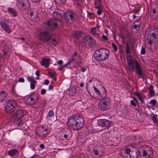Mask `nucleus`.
Returning <instances> with one entry per match:
<instances>
[{
  "mask_svg": "<svg viewBox=\"0 0 158 158\" xmlns=\"http://www.w3.org/2000/svg\"><path fill=\"white\" fill-rule=\"evenodd\" d=\"M125 152L128 154L130 158H137L139 156H143L149 158L153 154L150 146L146 145H140L138 148L130 146L125 149Z\"/></svg>",
  "mask_w": 158,
  "mask_h": 158,
  "instance_id": "f257e3e1",
  "label": "nucleus"
},
{
  "mask_svg": "<svg viewBox=\"0 0 158 158\" xmlns=\"http://www.w3.org/2000/svg\"><path fill=\"white\" fill-rule=\"evenodd\" d=\"M84 119L79 115L76 114L71 116L67 122V125L72 127L75 130L81 129L83 126Z\"/></svg>",
  "mask_w": 158,
  "mask_h": 158,
  "instance_id": "f03ea898",
  "label": "nucleus"
},
{
  "mask_svg": "<svg viewBox=\"0 0 158 158\" xmlns=\"http://www.w3.org/2000/svg\"><path fill=\"white\" fill-rule=\"evenodd\" d=\"M131 54H126L127 61L129 66V69L131 72L134 71L135 64V73L140 78H143L142 70L140 68L139 64L137 60H132Z\"/></svg>",
  "mask_w": 158,
  "mask_h": 158,
  "instance_id": "7ed1b4c3",
  "label": "nucleus"
},
{
  "mask_svg": "<svg viewBox=\"0 0 158 158\" xmlns=\"http://www.w3.org/2000/svg\"><path fill=\"white\" fill-rule=\"evenodd\" d=\"M146 31V32L150 33L148 34L147 40L148 44L151 47L152 44H156L157 42L156 35L158 34V30L156 28L150 27Z\"/></svg>",
  "mask_w": 158,
  "mask_h": 158,
  "instance_id": "20e7f679",
  "label": "nucleus"
},
{
  "mask_svg": "<svg viewBox=\"0 0 158 158\" xmlns=\"http://www.w3.org/2000/svg\"><path fill=\"white\" fill-rule=\"evenodd\" d=\"M110 54L109 51L105 48L97 50L94 53V57L96 61H102L107 59Z\"/></svg>",
  "mask_w": 158,
  "mask_h": 158,
  "instance_id": "39448f33",
  "label": "nucleus"
},
{
  "mask_svg": "<svg viewBox=\"0 0 158 158\" xmlns=\"http://www.w3.org/2000/svg\"><path fill=\"white\" fill-rule=\"evenodd\" d=\"M5 110L8 113H10L15 111L18 107L17 102L13 99H9L6 101Z\"/></svg>",
  "mask_w": 158,
  "mask_h": 158,
  "instance_id": "423d86ee",
  "label": "nucleus"
},
{
  "mask_svg": "<svg viewBox=\"0 0 158 158\" xmlns=\"http://www.w3.org/2000/svg\"><path fill=\"white\" fill-rule=\"evenodd\" d=\"M72 135L71 130L67 128H62L58 134L59 137L62 140H68L72 137Z\"/></svg>",
  "mask_w": 158,
  "mask_h": 158,
  "instance_id": "0eeeda50",
  "label": "nucleus"
},
{
  "mask_svg": "<svg viewBox=\"0 0 158 158\" xmlns=\"http://www.w3.org/2000/svg\"><path fill=\"white\" fill-rule=\"evenodd\" d=\"M64 19L67 23L71 24L75 20L76 15L71 10H66L64 13Z\"/></svg>",
  "mask_w": 158,
  "mask_h": 158,
  "instance_id": "6e6552de",
  "label": "nucleus"
},
{
  "mask_svg": "<svg viewBox=\"0 0 158 158\" xmlns=\"http://www.w3.org/2000/svg\"><path fill=\"white\" fill-rule=\"evenodd\" d=\"M38 36L39 40L44 43H46L51 39L52 35L49 31H42L39 32Z\"/></svg>",
  "mask_w": 158,
  "mask_h": 158,
  "instance_id": "1a4fd4ad",
  "label": "nucleus"
},
{
  "mask_svg": "<svg viewBox=\"0 0 158 158\" xmlns=\"http://www.w3.org/2000/svg\"><path fill=\"white\" fill-rule=\"evenodd\" d=\"M47 24L51 28V30L55 29L58 26H63V23L59 19L55 18L51 19L47 22Z\"/></svg>",
  "mask_w": 158,
  "mask_h": 158,
  "instance_id": "9d476101",
  "label": "nucleus"
},
{
  "mask_svg": "<svg viewBox=\"0 0 158 158\" xmlns=\"http://www.w3.org/2000/svg\"><path fill=\"white\" fill-rule=\"evenodd\" d=\"M110 102V98L106 97H103L101 100L98 104V107L101 110H105L109 107V104Z\"/></svg>",
  "mask_w": 158,
  "mask_h": 158,
  "instance_id": "9b49d317",
  "label": "nucleus"
},
{
  "mask_svg": "<svg viewBox=\"0 0 158 158\" xmlns=\"http://www.w3.org/2000/svg\"><path fill=\"white\" fill-rule=\"evenodd\" d=\"M39 98V95L38 94L33 92L28 96L26 102L28 105H33L38 102Z\"/></svg>",
  "mask_w": 158,
  "mask_h": 158,
  "instance_id": "f8f14e48",
  "label": "nucleus"
},
{
  "mask_svg": "<svg viewBox=\"0 0 158 158\" xmlns=\"http://www.w3.org/2000/svg\"><path fill=\"white\" fill-rule=\"evenodd\" d=\"M38 11L35 8H31L28 11V14L32 21L37 22L39 20Z\"/></svg>",
  "mask_w": 158,
  "mask_h": 158,
  "instance_id": "ddd939ff",
  "label": "nucleus"
},
{
  "mask_svg": "<svg viewBox=\"0 0 158 158\" xmlns=\"http://www.w3.org/2000/svg\"><path fill=\"white\" fill-rule=\"evenodd\" d=\"M82 41L84 44L87 43L90 47H94L96 45V41L92 37L88 35H85L83 37Z\"/></svg>",
  "mask_w": 158,
  "mask_h": 158,
  "instance_id": "4468645a",
  "label": "nucleus"
},
{
  "mask_svg": "<svg viewBox=\"0 0 158 158\" xmlns=\"http://www.w3.org/2000/svg\"><path fill=\"white\" fill-rule=\"evenodd\" d=\"M98 124L102 127H108L112 124V121L106 119H99L98 121Z\"/></svg>",
  "mask_w": 158,
  "mask_h": 158,
  "instance_id": "2eb2a0df",
  "label": "nucleus"
},
{
  "mask_svg": "<svg viewBox=\"0 0 158 158\" xmlns=\"http://www.w3.org/2000/svg\"><path fill=\"white\" fill-rule=\"evenodd\" d=\"M5 19H1V20L0 21V25L2 28L6 32L10 34L12 32V30L10 29L9 26L6 22Z\"/></svg>",
  "mask_w": 158,
  "mask_h": 158,
  "instance_id": "dca6fc26",
  "label": "nucleus"
},
{
  "mask_svg": "<svg viewBox=\"0 0 158 158\" xmlns=\"http://www.w3.org/2000/svg\"><path fill=\"white\" fill-rule=\"evenodd\" d=\"M17 5L19 8L29 7L30 6L28 0H17Z\"/></svg>",
  "mask_w": 158,
  "mask_h": 158,
  "instance_id": "f3484780",
  "label": "nucleus"
},
{
  "mask_svg": "<svg viewBox=\"0 0 158 158\" xmlns=\"http://www.w3.org/2000/svg\"><path fill=\"white\" fill-rule=\"evenodd\" d=\"M23 115V112L22 110H18L13 115V118L15 121L18 120L21 118Z\"/></svg>",
  "mask_w": 158,
  "mask_h": 158,
  "instance_id": "a211bd4d",
  "label": "nucleus"
},
{
  "mask_svg": "<svg viewBox=\"0 0 158 158\" xmlns=\"http://www.w3.org/2000/svg\"><path fill=\"white\" fill-rule=\"evenodd\" d=\"M27 79L28 81L30 82L31 88L32 89H34L35 87V84L37 83L36 80L33 77L30 76H28Z\"/></svg>",
  "mask_w": 158,
  "mask_h": 158,
  "instance_id": "6ab92c4d",
  "label": "nucleus"
},
{
  "mask_svg": "<svg viewBox=\"0 0 158 158\" xmlns=\"http://www.w3.org/2000/svg\"><path fill=\"white\" fill-rule=\"evenodd\" d=\"M8 94L4 90L0 92V102H5L7 98Z\"/></svg>",
  "mask_w": 158,
  "mask_h": 158,
  "instance_id": "aec40b11",
  "label": "nucleus"
},
{
  "mask_svg": "<svg viewBox=\"0 0 158 158\" xmlns=\"http://www.w3.org/2000/svg\"><path fill=\"white\" fill-rule=\"evenodd\" d=\"M50 61L51 59L49 58L43 59L41 62V64L42 66H45V68H47L49 66Z\"/></svg>",
  "mask_w": 158,
  "mask_h": 158,
  "instance_id": "412c9836",
  "label": "nucleus"
},
{
  "mask_svg": "<svg viewBox=\"0 0 158 158\" xmlns=\"http://www.w3.org/2000/svg\"><path fill=\"white\" fill-rule=\"evenodd\" d=\"M48 41V45L49 46H53L54 47H55L57 44L58 43L55 37L52 38L51 37Z\"/></svg>",
  "mask_w": 158,
  "mask_h": 158,
  "instance_id": "4be33fe9",
  "label": "nucleus"
},
{
  "mask_svg": "<svg viewBox=\"0 0 158 158\" xmlns=\"http://www.w3.org/2000/svg\"><path fill=\"white\" fill-rule=\"evenodd\" d=\"M0 44L1 46L3 47V50H9L10 48L9 43L6 40L1 41Z\"/></svg>",
  "mask_w": 158,
  "mask_h": 158,
  "instance_id": "5701e85b",
  "label": "nucleus"
},
{
  "mask_svg": "<svg viewBox=\"0 0 158 158\" xmlns=\"http://www.w3.org/2000/svg\"><path fill=\"white\" fill-rule=\"evenodd\" d=\"M140 28V24H135V23H133V26L131 27V31L132 32L135 34L138 32Z\"/></svg>",
  "mask_w": 158,
  "mask_h": 158,
  "instance_id": "b1692460",
  "label": "nucleus"
},
{
  "mask_svg": "<svg viewBox=\"0 0 158 158\" xmlns=\"http://www.w3.org/2000/svg\"><path fill=\"white\" fill-rule=\"evenodd\" d=\"M19 152V151L18 150L16 149H13L8 151L7 152V154L12 157L18 154Z\"/></svg>",
  "mask_w": 158,
  "mask_h": 158,
  "instance_id": "393cba45",
  "label": "nucleus"
},
{
  "mask_svg": "<svg viewBox=\"0 0 158 158\" xmlns=\"http://www.w3.org/2000/svg\"><path fill=\"white\" fill-rule=\"evenodd\" d=\"M7 10L9 14L12 15L13 17H15L17 16V11L14 8L11 7H9L7 8Z\"/></svg>",
  "mask_w": 158,
  "mask_h": 158,
  "instance_id": "a878e982",
  "label": "nucleus"
},
{
  "mask_svg": "<svg viewBox=\"0 0 158 158\" xmlns=\"http://www.w3.org/2000/svg\"><path fill=\"white\" fill-rule=\"evenodd\" d=\"M54 112L52 110H50L46 116V119L48 120H51L52 117L54 116Z\"/></svg>",
  "mask_w": 158,
  "mask_h": 158,
  "instance_id": "bb28decb",
  "label": "nucleus"
},
{
  "mask_svg": "<svg viewBox=\"0 0 158 158\" xmlns=\"http://www.w3.org/2000/svg\"><path fill=\"white\" fill-rule=\"evenodd\" d=\"M149 92V94L151 97H153L155 95V92L154 90L153 86L152 85H150L149 87H148Z\"/></svg>",
  "mask_w": 158,
  "mask_h": 158,
  "instance_id": "cd10ccee",
  "label": "nucleus"
},
{
  "mask_svg": "<svg viewBox=\"0 0 158 158\" xmlns=\"http://www.w3.org/2000/svg\"><path fill=\"white\" fill-rule=\"evenodd\" d=\"M112 139L113 143L112 145L113 146H117L120 142L118 137H114Z\"/></svg>",
  "mask_w": 158,
  "mask_h": 158,
  "instance_id": "c85d7f7f",
  "label": "nucleus"
},
{
  "mask_svg": "<svg viewBox=\"0 0 158 158\" xmlns=\"http://www.w3.org/2000/svg\"><path fill=\"white\" fill-rule=\"evenodd\" d=\"M81 34V32L77 31H74L72 33L73 36L77 39H78L80 38Z\"/></svg>",
  "mask_w": 158,
  "mask_h": 158,
  "instance_id": "c756f323",
  "label": "nucleus"
},
{
  "mask_svg": "<svg viewBox=\"0 0 158 158\" xmlns=\"http://www.w3.org/2000/svg\"><path fill=\"white\" fill-rule=\"evenodd\" d=\"M99 27L98 24H97L96 27L91 29L90 31L94 36L96 34L97 29L99 28Z\"/></svg>",
  "mask_w": 158,
  "mask_h": 158,
  "instance_id": "7c9ffc66",
  "label": "nucleus"
},
{
  "mask_svg": "<svg viewBox=\"0 0 158 158\" xmlns=\"http://www.w3.org/2000/svg\"><path fill=\"white\" fill-rule=\"evenodd\" d=\"M125 51L126 54H129V55H130V54H131L130 47L129 43L128 42H126V49Z\"/></svg>",
  "mask_w": 158,
  "mask_h": 158,
  "instance_id": "2f4dec72",
  "label": "nucleus"
},
{
  "mask_svg": "<svg viewBox=\"0 0 158 158\" xmlns=\"http://www.w3.org/2000/svg\"><path fill=\"white\" fill-rule=\"evenodd\" d=\"M87 132L89 133H92L94 132V131L93 129L92 126L90 125H88L86 126V128Z\"/></svg>",
  "mask_w": 158,
  "mask_h": 158,
  "instance_id": "473e14b6",
  "label": "nucleus"
},
{
  "mask_svg": "<svg viewBox=\"0 0 158 158\" xmlns=\"http://www.w3.org/2000/svg\"><path fill=\"white\" fill-rule=\"evenodd\" d=\"M93 88H94V89L95 91V92L96 94L101 96V97H102V98L103 97L99 89L97 88L94 85L93 86Z\"/></svg>",
  "mask_w": 158,
  "mask_h": 158,
  "instance_id": "72a5a7b5",
  "label": "nucleus"
},
{
  "mask_svg": "<svg viewBox=\"0 0 158 158\" xmlns=\"http://www.w3.org/2000/svg\"><path fill=\"white\" fill-rule=\"evenodd\" d=\"M48 74L54 81H56V77L55 74L54 73L49 71L48 72Z\"/></svg>",
  "mask_w": 158,
  "mask_h": 158,
  "instance_id": "f704fd0d",
  "label": "nucleus"
},
{
  "mask_svg": "<svg viewBox=\"0 0 158 158\" xmlns=\"http://www.w3.org/2000/svg\"><path fill=\"white\" fill-rule=\"evenodd\" d=\"M101 89L103 93V95L104 96L103 97H106L107 92L105 88L103 86H102V88H101Z\"/></svg>",
  "mask_w": 158,
  "mask_h": 158,
  "instance_id": "c9c22d12",
  "label": "nucleus"
},
{
  "mask_svg": "<svg viewBox=\"0 0 158 158\" xmlns=\"http://www.w3.org/2000/svg\"><path fill=\"white\" fill-rule=\"evenodd\" d=\"M152 119L154 124H156L158 123V122L157 119V116L156 115L153 114V115Z\"/></svg>",
  "mask_w": 158,
  "mask_h": 158,
  "instance_id": "e433bc0d",
  "label": "nucleus"
},
{
  "mask_svg": "<svg viewBox=\"0 0 158 158\" xmlns=\"http://www.w3.org/2000/svg\"><path fill=\"white\" fill-rule=\"evenodd\" d=\"M76 56H77L74 55L73 54L71 58H70L69 60L70 63H73L74 61V60H75L76 58H77Z\"/></svg>",
  "mask_w": 158,
  "mask_h": 158,
  "instance_id": "4c0bfd02",
  "label": "nucleus"
},
{
  "mask_svg": "<svg viewBox=\"0 0 158 158\" xmlns=\"http://www.w3.org/2000/svg\"><path fill=\"white\" fill-rule=\"evenodd\" d=\"M124 151V153H122L121 154L122 156L121 158H130V156L128 154H127V153L125 152V150Z\"/></svg>",
  "mask_w": 158,
  "mask_h": 158,
  "instance_id": "58836bf2",
  "label": "nucleus"
},
{
  "mask_svg": "<svg viewBox=\"0 0 158 158\" xmlns=\"http://www.w3.org/2000/svg\"><path fill=\"white\" fill-rule=\"evenodd\" d=\"M82 60L81 57L80 56H78L77 58H76L74 62H75L77 64H80L81 63Z\"/></svg>",
  "mask_w": 158,
  "mask_h": 158,
  "instance_id": "ea45409f",
  "label": "nucleus"
},
{
  "mask_svg": "<svg viewBox=\"0 0 158 158\" xmlns=\"http://www.w3.org/2000/svg\"><path fill=\"white\" fill-rule=\"evenodd\" d=\"M146 52L145 47L144 46L142 45L141 47L140 54L141 55H144Z\"/></svg>",
  "mask_w": 158,
  "mask_h": 158,
  "instance_id": "a19ab883",
  "label": "nucleus"
},
{
  "mask_svg": "<svg viewBox=\"0 0 158 158\" xmlns=\"http://www.w3.org/2000/svg\"><path fill=\"white\" fill-rule=\"evenodd\" d=\"M105 142L106 143L107 145L109 146H113V143L112 141V139L111 140H105Z\"/></svg>",
  "mask_w": 158,
  "mask_h": 158,
  "instance_id": "79ce46f5",
  "label": "nucleus"
},
{
  "mask_svg": "<svg viewBox=\"0 0 158 158\" xmlns=\"http://www.w3.org/2000/svg\"><path fill=\"white\" fill-rule=\"evenodd\" d=\"M94 3V6L95 8L96 9H99L100 8V5L99 2H95Z\"/></svg>",
  "mask_w": 158,
  "mask_h": 158,
  "instance_id": "37998d69",
  "label": "nucleus"
},
{
  "mask_svg": "<svg viewBox=\"0 0 158 158\" xmlns=\"http://www.w3.org/2000/svg\"><path fill=\"white\" fill-rule=\"evenodd\" d=\"M139 99L140 100L141 102L143 103H144V100L143 98V96L142 95V94H140V95L138 97Z\"/></svg>",
  "mask_w": 158,
  "mask_h": 158,
  "instance_id": "c03bdc74",
  "label": "nucleus"
},
{
  "mask_svg": "<svg viewBox=\"0 0 158 158\" xmlns=\"http://www.w3.org/2000/svg\"><path fill=\"white\" fill-rule=\"evenodd\" d=\"M149 103L150 104H152V106H154L156 103V100L155 99L151 100Z\"/></svg>",
  "mask_w": 158,
  "mask_h": 158,
  "instance_id": "a18cd8bd",
  "label": "nucleus"
},
{
  "mask_svg": "<svg viewBox=\"0 0 158 158\" xmlns=\"http://www.w3.org/2000/svg\"><path fill=\"white\" fill-rule=\"evenodd\" d=\"M112 48L116 52L117 51V46L114 43H112L111 44Z\"/></svg>",
  "mask_w": 158,
  "mask_h": 158,
  "instance_id": "49530a36",
  "label": "nucleus"
},
{
  "mask_svg": "<svg viewBox=\"0 0 158 158\" xmlns=\"http://www.w3.org/2000/svg\"><path fill=\"white\" fill-rule=\"evenodd\" d=\"M23 124V122L21 120H20L19 122L17 123L16 125L17 126L20 127Z\"/></svg>",
  "mask_w": 158,
  "mask_h": 158,
  "instance_id": "de8ad7c7",
  "label": "nucleus"
},
{
  "mask_svg": "<svg viewBox=\"0 0 158 158\" xmlns=\"http://www.w3.org/2000/svg\"><path fill=\"white\" fill-rule=\"evenodd\" d=\"M134 23H135V24H140V27L141 26L142 23V21L140 19L138 20L137 21L135 22Z\"/></svg>",
  "mask_w": 158,
  "mask_h": 158,
  "instance_id": "09e8293b",
  "label": "nucleus"
},
{
  "mask_svg": "<svg viewBox=\"0 0 158 158\" xmlns=\"http://www.w3.org/2000/svg\"><path fill=\"white\" fill-rule=\"evenodd\" d=\"M70 92H73V94H75L77 92V90L75 88L73 87L71 89Z\"/></svg>",
  "mask_w": 158,
  "mask_h": 158,
  "instance_id": "8fccbe9b",
  "label": "nucleus"
},
{
  "mask_svg": "<svg viewBox=\"0 0 158 158\" xmlns=\"http://www.w3.org/2000/svg\"><path fill=\"white\" fill-rule=\"evenodd\" d=\"M156 11L155 9H153L152 10V13H150L151 16H153L156 13Z\"/></svg>",
  "mask_w": 158,
  "mask_h": 158,
  "instance_id": "3c124183",
  "label": "nucleus"
},
{
  "mask_svg": "<svg viewBox=\"0 0 158 158\" xmlns=\"http://www.w3.org/2000/svg\"><path fill=\"white\" fill-rule=\"evenodd\" d=\"M54 86L52 85H50L48 86V90L49 91L53 90Z\"/></svg>",
  "mask_w": 158,
  "mask_h": 158,
  "instance_id": "603ef678",
  "label": "nucleus"
},
{
  "mask_svg": "<svg viewBox=\"0 0 158 158\" xmlns=\"http://www.w3.org/2000/svg\"><path fill=\"white\" fill-rule=\"evenodd\" d=\"M98 9L97 11V14L98 15H100L102 14V9H101V8Z\"/></svg>",
  "mask_w": 158,
  "mask_h": 158,
  "instance_id": "864d4df0",
  "label": "nucleus"
},
{
  "mask_svg": "<svg viewBox=\"0 0 158 158\" xmlns=\"http://www.w3.org/2000/svg\"><path fill=\"white\" fill-rule=\"evenodd\" d=\"M46 92V90L44 89H43L41 90V94L42 95H44Z\"/></svg>",
  "mask_w": 158,
  "mask_h": 158,
  "instance_id": "5fc2aeb1",
  "label": "nucleus"
},
{
  "mask_svg": "<svg viewBox=\"0 0 158 158\" xmlns=\"http://www.w3.org/2000/svg\"><path fill=\"white\" fill-rule=\"evenodd\" d=\"M102 39L104 40L107 41L108 39L106 36L105 35H104L103 34L102 36Z\"/></svg>",
  "mask_w": 158,
  "mask_h": 158,
  "instance_id": "6e6d98bb",
  "label": "nucleus"
},
{
  "mask_svg": "<svg viewBox=\"0 0 158 158\" xmlns=\"http://www.w3.org/2000/svg\"><path fill=\"white\" fill-rule=\"evenodd\" d=\"M71 63H70V62L68 61L67 63H66L65 64L63 65H62V66L63 67V68H64L65 67H66L67 66H68Z\"/></svg>",
  "mask_w": 158,
  "mask_h": 158,
  "instance_id": "4d7b16f0",
  "label": "nucleus"
},
{
  "mask_svg": "<svg viewBox=\"0 0 158 158\" xmlns=\"http://www.w3.org/2000/svg\"><path fill=\"white\" fill-rule=\"evenodd\" d=\"M109 137L108 136H107L106 135H104V136L103 138V139L104 140V141L105 142V140H109Z\"/></svg>",
  "mask_w": 158,
  "mask_h": 158,
  "instance_id": "13d9d810",
  "label": "nucleus"
},
{
  "mask_svg": "<svg viewBox=\"0 0 158 158\" xmlns=\"http://www.w3.org/2000/svg\"><path fill=\"white\" fill-rule=\"evenodd\" d=\"M133 138L136 140H137L140 139V136L139 135H135L134 137Z\"/></svg>",
  "mask_w": 158,
  "mask_h": 158,
  "instance_id": "bf43d9fd",
  "label": "nucleus"
},
{
  "mask_svg": "<svg viewBox=\"0 0 158 158\" xmlns=\"http://www.w3.org/2000/svg\"><path fill=\"white\" fill-rule=\"evenodd\" d=\"M8 50H3V56L5 57L6 56Z\"/></svg>",
  "mask_w": 158,
  "mask_h": 158,
  "instance_id": "052dcab7",
  "label": "nucleus"
},
{
  "mask_svg": "<svg viewBox=\"0 0 158 158\" xmlns=\"http://www.w3.org/2000/svg\"><path fill=\"white\" fill-rule=\"evenodd\" d=\"M131 104L134 106H136V104L135 103L134 101L133 100H131L130 101Z\"/></svg>",
  "mask_w": 158,
  "mask_h": 158,
  "instance_id": "680f3d73",
  "label": "nucleus"
},
{
  "mask_svg": "<svg viewBox=\"0 0 158 158\" xmlns=\"http://www.w3.org/2000/svg\"><path fill=\"white\" fill-rule=\"evenodd\" d=\"M30 158H40V157L39 155L35 154L31 157Z\"/></svg>",
  "mask_w": 158,
  "mask_h": 158,
  "instance_id": "e2e57ef3",
  "label": "nucleus"
},
{
  "mask_svg": "<svg viewBox=\"0 0 158 158\" xmlns=\"http://www.w3.org/2000/svg\"><path fill=\"white\" fill-rule=\"evenodd\" d=\"M18 81L20 82H24L25 81V80L23 78H19Z\"/></svg>",
  "mask_w": 158,
  "mask_h": 158,
  "instance_id": "0e129e2a",
  "label": "nucleus"
},
{
  "mask_svg": "<svg viewBox=\"0 0 158 158\" xmlns=\"http://www.w3.org/2000/svg\"><path fill=\"white\" fill-rule=\"evenodd\" d=\"M49 83V81L48 79H45L44 81V84L45 85H48Z\"/></svg>",
  "mask_w": 158,
  "mask_h": 158,
  "instance_id": "69168bd1",
  "label": "nucleus"
},
{
  "mask_svg": "<svg viewBox=\"0 0 158 158\" xmlns=\"http://www.w3.org/2000/svg\"><path fill=\"white\" fill-rule=\"evenodd\" d=\"M41 0H31L34 3H37L40 2Z\"/></svg>",
  "mask_w": 158,
  "mask_h": 158,
  "instance_id": "338daca9",
  "label": "nucleus"
},
{
  "mask_svg": "<svg viewBox=\"0 0 158 158\" xmlns=\"http://www.w3.org/2000/svg\"><path fill=\"white\" fill-rule=\"evenodd\" d=\"M87 68L86 67H82L81 69V71L82 72L84 73L86 71Z\"/></svg>",
  "mask_w": 158,
  "mask_h": 158,
  "instance_id": "774afa93",
  "label": "nucleus"
}]
</instances>
